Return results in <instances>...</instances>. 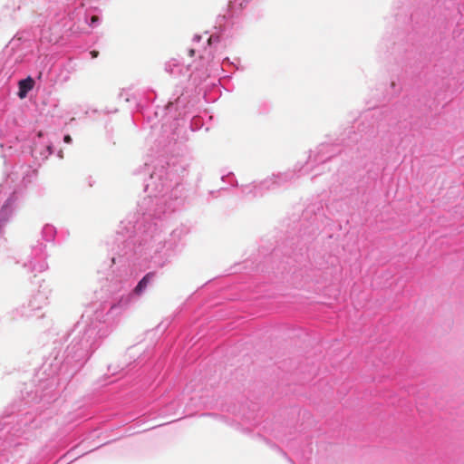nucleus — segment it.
<instances>
[{"instance_id":"obj_1","label":"nucleus","mask_w":464,"mask_h":464,"mask_svg":"<svg viewBox=\"0 0 464 464\" xmlns=\"http://www.w3.org/2000/svg\"><path fill=\"white\" fill-rule=\"evenodd\" d=\"M34 81L31 78H27L25 80H22L19 82V92L18 95L20 98L25 97L26 93L33 89Z\"/></svg>"},{"instance_id":"obj_5","label":"nucleus","mask_w":464,"mask_h":464,"mask_svg":"<svg viewBox=\"0 0 464 464\" xmlns=\"http://www.w3.org/2000/svg\"><path fill=\"white\" fill-rule=\"evenodd\" d=\"M90 53L92 55V58H96L99 55V52L95 50L92 51Z\"/></svg>"},{"instance_id":"obj_3","label":"nucleus","mask_w":464,"mask_h":464,"mask_svg":"<svg viewBox=\"0 0 464 464\" xmlns=\"http://www.w3.org/2000/svg\"><path fill=\"white\" fill-rule=\"evenodd\" d=\"M72 137H71L70 135H65V136H64V138H63V141H64L65 143H68V144H69V143H71V142H72Z\"/></svg>"},{"instance_id":"obj_2","label":"nucleus","mask_w":464,"mask_h":464,"mask_svg":"<svg viewBox=\"0 0 464 464\" xmlns=\"http://www.w3.org/2000/svg\"><path fill=\"white\" fill-rule=\"evenodd\" d=\"M153 276V273H148L136 285L134 292L140 294L148 285L150 279Z\"/></svg>"},{"instance_id":"obj_6","label":"nucleus","mask_w":464,"mask_h":464,"mask_svg":"<svg viewBox=\"0 0 464 464\" xmlns=\"http://www.w3.org/2000/svg\"><path fill=\"white\" fill-rule=\"evenodd\" d=\"M188 53H189V56L192 57L195 53V51L193 49H190Z\"/></svg>"},{"instance_id":"obj_4","label":"nucleus","mask_w":464,"mask_h":464,"mask_svg":"<svg viewBox=\"0 0 464 464\" xmlns=\"http://www.w3.org/2000/svg\"><path fill=\"white\" fill-rule=\"evenodd\" d=\"M99 21V17L97 15H93L91 18V24H93Z\"/></svg>"}]
</instances>
